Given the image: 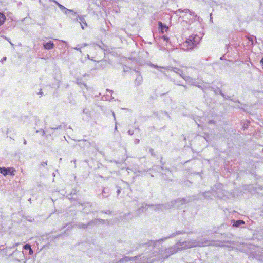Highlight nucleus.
Listing matches in <instances>:
<instances>
[{
  "label": "nucleus",
  "mask_w": 263,
  "mask_h": 263,
  "mask_svg": "<svg viewBox=\"0 0 263 263\" xmlns=\"http://www.w3.org/2000/svg\"><path fill=\"white\" fill-rule=\"evenodd\" d=\"M182 46L183 48L186 50L193 49L196 46L195 37L190 36L183 43Z\"/></svg>",
  "instance_id": "nucleus-1"
},
{
  "label": "nucleus",
  "mask_w": 263,
  "mask_h": 263,
  "mask_svg": "<svg viewBox=\"0 0 263 263\" xmlns=\"http://www.w3.org/2000/svg\"><path fill=\"white\" fill-rule=\"evenodd\" d=\"M15 172V170L13 167L0 168V172L4 176H6L7 175H14Z\"/></svg>",
  "instance_id": "nucleus-2"
},
{
  "label": "nucleus",
  "mask_w": 263,
  "mask_h": 263,
  "mask_svg": "<svg viewBox=\"0 0 263 263\" xmlns=\"http://www.w3.org/2000/svg\"><path fill=\"white\" fill-rule=\"evenodd\" d=\"M54 45L53 42H49L44 44V47L45 49L50 50L54 48Z\"/></svg>",
  "instance_id": "nucleus-3"
},
{
  "label": "nucleus",
  "mask_w": 263,
  "mask_h": 263,
  "mask_svg": "<svg viewBox=\"0 0 263 263\" xmlns=\"http://www.w3.org/2000/svg\"><path fill=\"white\" fill-rule=\"evenodd\" d=\"M142 81H143L142 77L140 75H138L135 79V85L139 86V85H141L142 83Z\"/></svg>",
  "instance_id": "nucleus-4"
},
{
  "label": "nucleus",
  "mask_w": 263,
  "mask_h": 263,
  "mask_svg": "<svg viewBox=\"0 0 263 263\" xmlns=\"http://www.w3.org/2000/svg\"><path fill=\"white\" fill-rule=\"evenodd\" d=\"M158 25H159V28L160 29L161 32L162 33H163L164 30L165 31H167L168 30V27L166 26V25H163V24L162 23V22H159L158 23Z\"/></svg>",
  "instance_id": "nucleus-5"
},
{
  "label": "nucleus",
  "mask_w": 263,
  "mask_h": 263,
  "mask_svg": "<svg viewBox=\"0 0 263 263\" xmlns=\"http://www.w3.org/2000/svg\"><path fill=\"white\" fill-rule=\"evenodd\" d=\"M6 20V16L3 13L0 12V26L4 24Z\"/></svg>",
  "instance_id": "nucleus-6"
},
{
  "label": "nucleus",
  "mask_w": 263,
  "mask_h": 263,
  "mask_svg": "<svg viewBox=\"0 0 263 263\" xmlns=\"http://www.w3.org/2000/svg\"><path fill=\"white\" fill-rule=\"evenodd\" d=\"M245 221L242 220H238L236 221L234 220V223L233 226L234 227H238L240 225L244 224Z\"/></svg>",
  "instance_id": "nucleus-7"
},
{
  "label": "nucleus",
  "mask_w": 263,
  "mask_h": 263,
  "mask_svg": "<svg viewBox=\"0 0 263 263\" xmlns=\"http://www.w3.org/2000/svg\"><path fill=\"white\" fill-rule=\"evenodd\" d=\"M31 248V246L29 244H26L23 247V249L26 250H29Z\"/></svg>",
  "instance_id": "nucleus-8"
},
{
  "label": "nucleus",
  "mask_w": 263,
  "mask_h": 263,
  "mask_svg": "<svg viewBox=\"0 0 263 263\" xmlns=\"http://www.w3.org/2000/svg\"><path fill=\"white\" fill-rule=\"evenodd\" d=\"M162 39H163L164 40H165L166 41H168V38L166 36H163Z\"/></svg>",
  "instance_id": "nucleus-9"
},
{
  "label": "nucleus",
  "mask_w": 263,
  "mask_h": 263,
  "mask_svg": "<svg viewBox=\"0 0 263 263\" xmlns=\"http://www.w3.org/2000/svg\"><path fill=\"white\" fill-rule=\"evenodd\" d=\"M29 254L30 255H32L33 254V250H32V249L31 248L30 249H29Z\"/></svg>",
  "instance_id": "nucleus-10"
}]
</instances>
